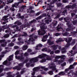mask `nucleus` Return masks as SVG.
Returning a JSON list of instances; mask_svg holds the SVG:
<instances>
[{
    "label": "nucleus",
    "instance_id": "nucleus-1",
    "mask_svg": "<svg viewBox=\"0 0 77 77\" xmlns=\"http://www.w3.org/2000/svg\"><path fill=\"white\" fill-rule=\"evenodd\" d=\"M45 57L46 58L47 60H51V58H50V57L48 56V55L44 54L42 55H40L37 57L31 59L30 60V63H35V62H38V59H39V58L42 59V58H44V57Z\"/></svg>",
    "mask_w": 77,
    "mask_h": 77
},
{
    "label": "nucleus",
    "instance_id": "nucleus-2",
    "mask_svg": "<svg viewBox=\"0 0 77 77\" xmlns=\"http://www.w3.org/2000/svg\"><path fill=\"white\" fill-rule=\"evenodd\" d=\"M44 24H42V26H40L41 29L38 30V34L39 35H44L46 33V31L44 30L46 28H45Z\"/></svg>",
    "mask_w": 77,
    "mask_h": 77
},
{
    "label": "nucleus",
    "instance_id": "nucleus-3",
    "mask_svg": "<svg viewBox=\"0 0 77 77\" xmlns=\"http://www.w3.org/2000/svg\"><path fill=\"white\" fill-rule=\"evenodd\" d=\"M45 67V66H38L36 67H35L33 69V71L32 74V75H34L35 74V71H38L39 69L41 68V69H44Z\"/></svg>",
    "mask_w": 77,
    "mask_h": 77
},
{
    "label": "nucleus",
    "instance_id": "nucleus-4",
    "mask_svg": "<svg viewBox=\"0 0 77 77\" xmlns=\"http://www.w3.org/2000/svg\"><path fill=\"white\" fill-rule=\"evenodd\" d=\"M48 66H49V68L52 69L54 71H55V72H57L58 71V69L56 68V66L54 64V63H53L52 64H49Z\"/></svg>",
    "mask_w": 77,
    "mask_h": 77
},
{
    "label": "nucleus",
    "instance_id": "nucleus-5",
    "mask_svg": "<svg viewBox=\"0 0 77 77\" xmlns=\"http://www.w3.org/2000/svg\"><path fill=\"white\" fill-rule=\"evenodd\" d=\"M65 40L66 42L67 43V44H66L65 46V47L66 48H67V47H68L69 45H70V43H69V42H70V41H71V40L72 39V38H65Z\"/></svg>",
    "mask_w": 77,
    "mask_h": 77
},
{
    "label": "nucleus",
    "instance_id": "nucleus-6",
    "mask_svg": "<svg viewBox=\"0 0 77 77\" xmlns=\"http://www.w3.org/2000/svg\"><path fill=\"white\" fill-rule=\"evenodd\" d=\"M8 17V16H4L3 17V19H2V20H4V21L2 22V24H6V23H8V21L7 20L8 19L7 18Z\"/></svg>",
    "mask_w": 77,
    "mask_h": 77
},
{
    "label": "nucleus",
    "instance_id": "nucleus-7",
    "mask_svg": "<svg viewBox=\"0 0 77 77\" xmlns=\"http://www.w3.org/2000/svg\"><path fill=\"white\" fill-rule=\"evenodd\" d=\"M35 22H36V20H33L32 21L30 22H29V24L27 23V24H26V25L25 26V25H23L22 26L20 27V29H21L22 28V29H23V28H22V27H27V26H29V25H30V24H31V23H35Z\"/></svg>",
    "mask_w": 77,
    "mask_h": 77
},
{
    "label": "nucleus",
    "instance_id": "nucleus-8",
    "mask_svg": "<svg viewBox=\"0 0 77 77\" xmlns=\"http://www.w3.org/2000/svg\"><path fill=\"white\" fill-rule=\"evenodd\" d=\"M53 57H55V58H56V59H60V58H61V59H65L66 58V56L64 55H63L61 56H57L53 55Z\"/></svg>",
    "mask_w": 77,
    "mask_h": 77
},
{
    "label": "nucleus",
    "instance_id": "nucleus-9",
    "mask_svg": "<svg viewBox=\"0 0 77 77\" xmlns=\"http://www.w3.org/2000/svg\"><path fill=\"white\" fill-rule=\"evenodd\" d=\"M30 38H29L27 42L25 41V42H26V44H29V42H29V41H34V39H33V35H30Z\"/></svg>",
    "mask_w": 77,
    "mask_h": 77
},
{
    "label": "nucleus",
    "instance_id": "nucleus-10",
    "mask_svg": "<svg viewBox=\"0 0 77 77\" xmlns=\"http://www.w3.org/2000/svg\"><path fill=\"white\" fill-rule=\"evenodd\" d=\"M24 55V54H21V57L20 56H18L17 57V56H15V58L16 59H20V60H22L23 59H24V58L23 57V56Z\"/></svg>",
    "mask_w": 77,
    "mask_h": 77
},
{
    "label": "nucleus",
    "instance_id": "nucleus-11",
    "mask_svg": "<svg viewBox=\"0 0 77 77\" xmlns=\"http://www.w3.org/2000/svg\"><path fill=\"white\" fill-rule=\"evenodd\" d=\"M58 49L62 51L61 52L62 53H65L66 52V51H65L66 48H61V47L60 46H59L58 48Z\"/></svg>",
    "mask_w": 77,
    "mask_h": 77
},
{
    "label": "nucleus",
    "instance_id": "nucleus-12",
    "mask_svg": "<svg viewBox=\"0 0 77 77\" xmlns=\"http://www.w3.org/2000/svg\"><path fill=\"white\" fill-rule=\"evenodd\" d=\"M42 47V45L41 44L38 45L35 48V50H40L41 47Z\"/></svg>",
    "mask_w": 77,
    "mask_h": 77
},
{
    "label": "nucleus",
    "instance_id": "nucleus-13",
    "mask_svg": "<svg viewBox=\"0 0 77 77\" xmlns=\"http://www.w3.org/2000/svg\"><path fill=\"white\" fill-rule=\"evenodd\" d=\"M5 33H8V32H11L13 33V34H14V33H15V31H14V32H13V31L12 30H11V29L9 28V29H7L5 31Z\"/></svg>",
    "mask_w": 77,
    "mask_h": 77
},
{
    "label": "nucleus",
    "instance_id": "nucleus-14",
    "mask_svg": "<svg viewBox=\"0 0 77 77\" xmlns=\"http://www.w3.org/2000/svg\"><path fill=\"white\" fill-rule=\"evenodd\" d=\"M13 56H14V55H12L10 56L7 59V60H8V61H11L13 60Z\"/></svg>",
    "mask_w": 77,
    "mask_h": 77
},
{
    "label": "nucleus",
    "instance_id": "nucleus-15",
    "mask_svg": "<svg viewBox=\"0 0 77 77\" xmlns=\"http://www.w3.org/2000/svg\"><path fill=\"white\" fill-rule=\"evenodd\" d=\"M77 63H74L73 65H70L69 68V69H72L74 68L73 67V66L74 65H77Z\"/></svg>",
    "mask_w": 77,
    "mask_h": 77
},
{
    "label": "nucleus",
    "instance_id": "nucleus-16",
    "mask_svg": "<svg viewBox=\"0 0 77 77\" xmlns=\"http://www.w3.org/2000/svg\"><path fill=\"white\" fill-rule=\"evenodd\" d=\"M75 6V4L73 5L72 6H66V8H74Z\"/></svg>",
    "mask_w": 77,
    "mask_h": 77
},
{
    "label": "nucleus",
    "instance_id": "nucleus-17",
    "mask_svg": "<svg viewBox=\"0 0 77 77\" xmlns=\"http://www.w3.org/2000/svg\"><path fill=\"white\" fill-rule=\"evenodd\" d=\"M75 54V53L72 50L70 51V54H71V56H74V55Z\"/></svg>",
    "mask_w": 77,
    "mask_h": 77
},
{
    "label": "nucleus",
    "instance_id": "nucleus-18",
    "mask_svg": "<svg viewBox=\"0 0 77 77\" xmlns=\"http://www.w3.org/2000/svg\"><path fill=\"white\" fill-rule=\"evenodd\" d=\"M52 47L53 48V50H56L57 48V47H58V45H55L54 46H52Z\"/></svg>",
    "mask_w": 77,
    "mask_h": 77
},
{
    "label": "nucleus",
    "instance_id": "nucleus-19",
    "mask_svg": "<svg viewBox=\"0 0 77 77\" xmlns=\"http://www.w3.org/2000/svg\"><path fill=\"white\" fill-rule=\"evenodd\" d=\"M27 48H28L27 45H24L23 46V50H27Z\"/></svg>",
    "mask_w": 77,
    "mask_h": 77
},
{
    "label": "nucleus",
    "instance_id": "nucleus-20",
    "mask_svg": "<svg viewBox=\"0 0 77 77\" xmlns=\"http://www.w3.org/2000/svg\"><path fill=\"white\" fill-rule=\"evenodd\" d=\"M13 2L14 0L7 1L6 4L7 5H8V4H9V3H12V2Z\"/></svg>",
    "mask_w": 77,
    "mask_h": 77
},
{
    "label": "nucleus",
    "instance_id": "nucleus-21",
    "mask_svg": "<svg viewBox=\"0 0 77 77\" xmlns=\"http://www.w3.org/2000/svg\"><path fill=\"white\" fill-rule=\"evenodd\" d=\"M19 5V2H18L17 3H15L14 4V6L16 8H18V5Z\"/></svg>",
    "mask_w": 77,
    "mask_h": 77
},
{
    "label": "nucleus",
    "instance_id": "nucleus-22",
    "mask_svg": "<svg viewBox=\"0 0 77 77\" xmlns=\"http://www.w3.org/2000/svg\"><path fill=\"white\" fill-rule=\"evenodd\" d=\"M48 43H49V45H52V44H54V42H51L48 40Z\"/></svg>",
    "mask_w": 77,
    "mask_h": 77
},
{
    "label": "nucleus",
    "instance_id": "nucleus-23",
    "mask_svg": "<svg viewBox=\"0 0 77 77\" xmlns=\"http://www.w3.org/2000/svg\"><path fill=\"white\" fill-rule=\"evenodd\" d=\"M14 24H17L18 25H20L21 24V23L18 21H17L14 23Z\"/></svg>",
    "mask_w": 77,
    "mask_h": 77
},
{
    "label": "nucleus",
    "instance_id": "nucleus-24",
    "mask_svg": "<svg viewBox=\"0 0 77 77\" xmlns=\"http://www.w3.org/2000/svg\"><path fill=\"white\" fill-rule=\"evenodd\" d=\"M65 72H61L59 73V75H64Z\"/></svg>",
    "mask_w": 77,
    "mask_h": 77
},
{
    "label": "nucleus",
    "instance_id": "nucleus-25",
    "mask_svg": "<svg viewBox=\"0 0 77 77\" xmlns=\"http://www.w3.org/2000/svg\"><path fill=\"white\" fill-rule=\"evenodd\" d=\"M14 45V44L13 43H10L8 45L9 47H13Z\"/></svg>",
    "mask_w": 77,
    "mask_h": 77
},
{
    "label": "nucleus",
    "instance_id": "nucleus-26",
    "mask_svg": "<svg viewBox=\"0 0 77 77\" xmlns=\"http://www.w3.org/2000/svg\"><path fill=\"white\" fill-rule=\"evenodd\" d=\"M8 27L9 26H8L6 27V26L5 25H4L2 26V28H3V29H8Z\"/></svg>",
    "mask_w": 77,
    "mask_h": 77
},
{
    "label": "nucleus",
    "instance_id": "nucleus-27",
    "mask_svg": "<svg viewBox=\"0 0 77 77\" xmlns=\"http://www.w3.org/2000/svg\"><path fill=\"white\" fill-rule=\"evenodd\" d=\"M47 50V49L46 48H44L42 49V51H46Z\"/></svg>",
    "mask_w": 77,
    "mask_h": 77
},
{
    "label": "nucleus",
    "instance_id": "nucleus-28",
    "mask_svg": "<svg viewBox=\"0 0 77 77\" xmlns=\"http://www.w3.org/2000/svg\"><path fill=\"white\" fill-rule=\"evenodd\" d=\"M17 16L18 17V18H20L21 17V14H20L18 13L17 15Z\"/></svg>",
    "mask_w": 77,
    "mask_h": 77
},
{
    "label": "nucleus",
    "instance_id": "nucleus-29",
    "mask_svg": "<svg viewBox=\"0 0 77 77\" xmlns=\"http://www.w3.org/2000/svg\"><path fill=\"white\" fill-rule=\"evenodd\" d=\"M57 21H55L54 20L53 22V24H54V26H55L57 24Z\"/></svg>",
    "mask_w": 77,
    "mask_h": 77
},
{
    "label": "nucleus",
    "instance_id": "nucleus-30",
    "mask_svg": "<svg viewBox=\"0 0 77 77\" xmlns=\"http://www.w3.org/2000/svg\"><path fill=\"white\" fill-rule=\"evenodd\" d=\"M46 60H45V59H43L42 60L40 61V62H41V63H42L43 62H45Z\"/></svg>",
    "mask_w": 77,
    "mask_h": 77
},
{
    "label": "nucleus",
    "instance_id": "nucleus-31",
    "mask_svg": "<svg viewBox=\"0 0 77 77\" xmlns=\"http://www.w3.org/2000/svg\"><path fill=\"white\" fill-rule=\"evenodd\" d=\"M48 74H50V75H53V73L52 71H50L48 72Z\"/></svg>",
    "mask_w": 77,
    "mask_h": 77
},
{
    "label": "nucleus",
    "instance_id": "nucleus-32",
    "mask_svg": "<svg viewBox=\"0 0 77 77\" xmlns=\"http://www.w3.org/2000/svg\"><path fill=\"white\" fill-rule=\"evenodd\" d=\"M19 74H20L19 72H17V73H16V75H17V77H20L21 76L20 75H19Z\"/></svg>",
    "mask_w": 77,
    "mask_h": 77
},
{
    "label": "nucleus",
    "instance_id": "nucleus-33",
    "mask_svg": "<svg viewBox=\"0 0 77 77\" xmlns=\"http://www.w3.org/2000/svg\"><path fill=\"white\" fill-rule=\"evenodd\" d=\"M9 36V34H6L4 36V38H8Z\"/></svg>",
    "mask_w": 77,
    "mask_h": 77
},
{
    "label": "nucleus",
    "instance_id": "nucleus-34",
    "mask_svg": "<svg viewBox=\"0 0 77 77\" xmlns=\"http://www.w3.org/2000/svg\"><path fill=\"white\" fill-rule=\"evenodd\" d=\"M25 7H26L25 6H23L22 7V8L20 9V11H21V10H23L24 9V8H25Z\"/></svg>",
    "mask_w": 77,
    "mask_h": 77
},
{
    "label": "nucleus",
    "instance_id": "nucleus-35",
    "mask_svg": "<svg viewBox=\"0 0 77 77\" xmlns=\"http://www.w3.org/2000/svg\"><path fill=\"white\" fill-rule=\"evenodd\" d=\"M41 18H42V17L41 16H40L37 18H36V20H39V19H41Z\"/></svg>",
    "mask_w": 77,
    "mask_h": 77
},
{
    "label": "nucleus",
    "instance_id": "nucleus-36",
    "mask_svg": "<svg viewBox=\"0 0 77 77\" xmlns=\"http://www.w3.org/2000/svg\"><path fill=\"white\" fill-rule=\"evenodd\" d=\"M19 54V51H16L15 53V55H17Z\"/></svg>",
    "mask_w": 77,
    "mask_h": 77
},
{
    "label": "nucleus",
    "instance_id": "nucleus-37",
    "mask_svg": "<svg viewBox=\"0 0 77 77\" xmlns=\"http://www.w3.org/2000/svg\"><path fill=\"white\" fill-rule=\"evenodd\" d=\"M60 51L59 50H57L55 51V53H60Z\"/></svg>",
    "mask_w": 77,
    "mask_h": 77
},
{
    "label": "nucleus",
    "instance_id": "nucleus-38",
    "mask_svg": "<svg viewBox=\"0 0 77 77\" xmlns=\"http://www.w3.org/2000/svg\"><path fill=\"white\" fill-rule=\"evenodd\" d=\"M7 62H8V61L7 60L5 61L3 63V65H6Z\"/></svg>",
    "mask_w": 77,
    "mask_h": 77
},
{
    "label": "nucleus",
    "instance_id": "nucleus-39",
    "mask_svg": "<svg viewBox=\"0 0 77 77\" xmlns=\"http://www.w3.org/2000/svg\"><path fill=\"white\" fill-rule=\"evenodd\" d=\"M63 62V60H61L60 61H59L58 63L59 64H60V63H62Z\"/></svg>",
    "mask_w": 77,
    "mask_h": 77
},
{
    "label": "nucleus",
    "instance_id": "nucleus-40",
    "mask_svg": "<svg viewBox=\"0 0 77 77\" xmlns=\"http://www.w3.org/2000/svg\"><path fill=\"white\" fill-rule=\"evenodd\" d=\"M62 40H60V39H59L58 41H56L57 43H59L60 42H61Z\"/></svg>",
    "mask_w": 77,
    "mask_h": 77
},
{
    "label": "nucleus",
    "instance_id": "nucleus-41",
    "mask_svg": "<svg viewBox=\"0 0 77 77\" xmlns=\"http://www.w3.org/2000/svg\"><path fill=\"white\" fill-rule=\"evenodd\" d=\"M5 41V40H0V43H2V42H4Z\"/></svg>",
    "mask_w": 77,
    "mask_h": 77
},
{
    "label": "nucleus",
    "instance_id": "nucleus-42",
    "mask_svg": "<svg viewBox=\"0 0 77 77\" xmlns=\"http://www.w3.org/2000/svg\"><path fill=\"white\" fill-rule=\"evenodd\" d=\"M6 42H5V44H2L1 45L2 47H5L6 46Z\"/></svg>",
    "mask_w": 77,
    "mask_h": 77
},
{
    "label": "nucleus",
    "instance_id": "nucleus-43",
    "mask_svg": "<svg viewBox=\"0 0 77 77\" xmlns=\"http://www.w3.org/2000/svg\"><path fill=\"white\" fill-rule=\"evenodd\" d=\"M24 56H28V54L27 53H25L24 54Z\"/></svg>",
    "mask_w": 77,
    "mask_h": 77
},
{
    "label": "nucleus",
    "instance_id": "nucleus-44",
    "mask_svg": "<svg viewBox=\"0 0 77 77\" xmlns=\"http://www.w3.org/2000/svg\"><path fill=\"white\" fill-rule=\"evenodd\" d=\"M72 61H73V58H71V59H69V62H72Z\"/></svg>",
    "mask_w": 77,
    "mask_h": 77
},
{
    "label": "nucleus",
    "instance_id": "nucleus-45",
    "mask_svg": "<svg viewBox=\"0 0 77 77\" xmlns=\"http://www.w3.org/2000/svg\"><path fill=\"white\" fill-rule=\"evenodd\" d=\"M66 65V63H64L62 64H61V66H65Z\"/></svg>",
    "mask_w": 77,
    "mask_h": 77
},
{
    "label": "nucleus",
    "instance_id": "nucleus-46",
    "mask_svg": "<svg viewBox=\"0 0 77 77\" xmlns=\"http://www.w3.org/2000/svg\"><path fill=\"white\" fill-rule=\"evenodd\" d=\"M43 38H48V35H45L43 36Z\"/></svg>",
    "mask_w": 77,
    "mask_h": 77
},
{
    "label": "nucleus",
    "instance_id": "nucleus-47",
    "mask_svg": "<svg viewBox=\"0 0 77 77\" xmlns=\"http://www.w3.org/2000/svg\"><path fill=\"white\" fill-rule=\"evenodd\" d=\"M14 48H15V49H17V48H18L19 47H18V46H16L14 47Z\"/></svg>",
    "mask_w": 77,
    "mask_h": 77
},
{
    "label": "nucleus",
    "instance_id": "nucleus-48",
    "mask_svg": "<svg viewBox=\"0 0 77 77\" xmlns=\"http://www.w3.org/2000/svg\"><path fill=\"white\" fill-rule=\"evenodd\" d=\"M10 9H11L12 11H15V9H14L13 8H11Z\"/></svg>",
    "mask_w": 77,
    "mask_h": 77
},
{
    "label": "nucleus",
    "instance_id": "nucleus-49",
    "mask_svg": "<svg viewBox=\"0 0 77 77\" xmlns=\"http://www.w3.org/2000/svg\"><path fill=\"white\" fill-rule=\"evenodd\" d=\"M16 68H17V70H20L21 69V68H18L17 66H16Z\"/></svg>",
    "mask_w": 77,
    "mask_h": 77
},
{
    "label": "nucleus",
    "instance_id": "nucleus-50",
    "mask_svg": "<svg viewBox=\"0 0 77 77\" xmlns=\"http://www.w3.org/2000/svg\"><path fill=\"white\" fill-rule=\"evenodd\" d=\"M8 8H8V6H6L5 8V11H6V10L7 9H8Z\"/></svg>",
    "mask_w": 77,
    "mask_h": 77
},
{
    "label": "nucleus",
    "instance_id": "nucleus-51",
    "mask_svg": "<svg viewBox=\"0 0 77 77\" xmlns=\"http://www.w3.org/2000/svg\"><path fill=\"white\" fill-rule=\"evenodd\" d=\"M12 28H14L16 27V25H11V26Z\"/></svg>",
    "mask_w": 77,
    "mask_h": 77
},
{
    "label": "nucleus",
    "instance_id": "nucleus-52",
    "mask_svg": "<svg viewBox=\"0 0 77 77\" xmlns=\"http://www.w3.org/2000/svg\"><path fill=\"white\" fill-rule=\"evenodd\" d=\"M24 70H23V71H22L21 72L20 74H23V73H24Z\"/></svg>",
    "mask_w": 77,
    "mask_h": 77
},
{
    "label": "nucleus",
    "instance_id": "nucleus-53",
    "mask_svg": "<svg viewBox=\"0 0 77 77\" xmlns=\"http://www.w3.org/2000/svg\"><path fill=\"white\" fill-rule=\"evenodd\" d=\"M20 3H24V2H23V0H21L20 2Z\"/></svg>",
    "mask_w": 77,
    "mask_h": 77
},
{
    "label": "nucleus",
    "instance_id": "nucleus-54",
    "mask_svg": "<svg viewBox=\"0 0 77 77\" xmlns=\"http://www.w3.org/2000/svg\"><path fill=\"white\" fill-rule=\"evenodd\" d=\"M35 4H36V3H34V5L35 6H38V3H37V5H36Z\"/></svg>",
    "mask_w": 77,
    "mask_h": 77
},
{
    "label": "nucleus",
    "instance_id": "nucleus-55",
    "mask_svg": "<svg viewBox=\"0 0 77 77\" xmlns=\"http://www.w3.org/2000/svg\"><path fill=\"white\" fill-rule=\"evenodd\" d=\"M42 3V1H39V2H38V5L39 4V3Z\"/></svg>",
    "mask_w": 77,
    "mask_h": 77
},
{
    "label": "nucleus",
    "instance_id": "nucleus-56",
    "mask_svg": "<svg viewBox=\"0 0 77 77\" xmlns=\"http://www.w3.org/2000/svg\"><path fill=\"white\" fill-rule=\"evenodd\" d=\"M67 2V0H63V2L64 3H66Z\"/></svg>",
    "mask_w": 77,
    "mask_h": 77
},
{
    "label": "nucleus",
    "instance_id": "nucleus-57",
    "mask_svg": "<svg viewBox=\"0 0 77 77\" xmlns=\"http://www.w3.org/2000/svg\"><path fill=\"white\" fill-rule=\"evenodd\" d=\"M53 61V62H57V60L56 59H55V60H54Z\"/></svg>",
    "mask_w": 77,
    "mask_h": 77
},
{
    "label": "nucleus",
    "instance_id": "nucleus-58",
    "mask_svg": "<svg viewBox=\"0 0 77 77\" xmlns=\"http://www.w3.org/2000/svg\"><path fill=\"white\" fill-rule=\"evenodd\" d=\"M24 35H22V36H26L27 35V33H24Z\"/></svg>",
    "mask_w": 77,
    "mask_h": 77
},
{
    "label": "nucleus",
    "instance_id": "nucleus-59",
    "mask_svg": "<svg viewBox=\"0 0 77 77\" xmlns=\"http://www.w3.org/2000/svg\"><path fill=\"white\" fill-rule=\"evenodd\" d=\"M48 68H45V69H44V70H45V71H47V70H48Z\"/></svg>",
    "mask_w": 77,
    "mask_h": 77
},
{
    "label": "nucleus",
    "instance_id": "nucleus-60",
    "mask_svg": "<svg viewBox=\"0 0 77 77\" xmlns=\"http://www.w3.org/2000/svg\"><path fill=\"white\" fill-rule=\"evenodd\" d=\"M61 29L62 30V28L61 27L57 28V30H59V29Z\"/></svg>",
    "mask_w": 77,
    "mask_h": 77
},
{
    "label": "nucleus",
    "instance_id": "nucleus-61",
    "mask_svg": "<svg viewBox=\"0 0 77 77\" xmlns=\"http://www.w3.org/2000/svg\"><path fill=\"white\" fill-rule=\"evenodd\" d=\"M39 14H40V12H38V13H37L36 14V15L37 16H38L39 15Z\"/></svg>",
    "mask_w": 77,
    "mask_h": 77
},
{
    "label": "nucleus",
    "instance_id": "nucleus-62",
    "mask_svg": "<svg viewBox=\"0 0 77 77\" xmlns=\"http://www.w3.org/2000/svg\"><path fill=\"white\" fill-rule=\"evenodd\" d=\"M53 53H54V52L53 51H52L50 53V54H53Z\"/></svg>",
    "mask_w": 77,
    "mask_h": 77
},
{
    "label": "nucleus",
    "instance_id": "nucleus-63",
    "mask_svg": "<svg viewBox=\"0 0 77 77\" xmlns=\"http://www.w3.org/2000/svg\"><path fill=\"white\" fill-rule=\"evenodd\" d=\"M23 65V63H20L19 64V66H22V65Z\"/></svg>",
    "mask_w": 77,
    "mask_h": 77
},
{
    "label": "nucleus",
    "instance_id": "nucleus-64",
    "mask_svg": "<svg viewBox=\"0 0 77 77\" xmlns=\"http://www.w3.org/2000/svg\"><path fill=\"white\" fill-rule=\"evenodd\" d=\"M28 52H31L32 51V50L31 49H29L28 50Z\"/></svg>",
    "mask_w": 77,
    "mask_h": 77
}]
</instances>
